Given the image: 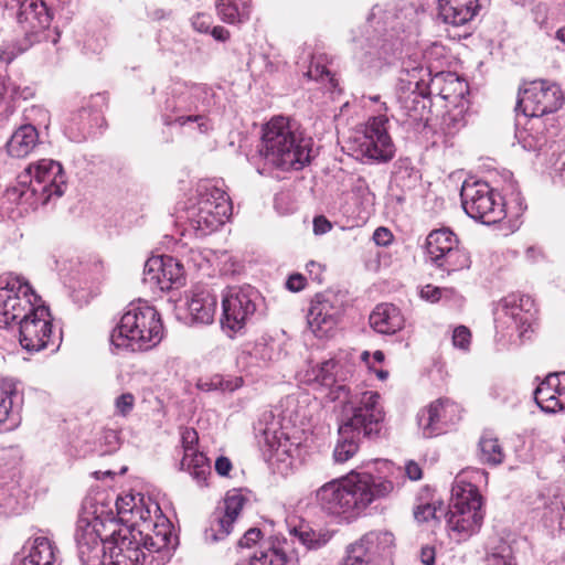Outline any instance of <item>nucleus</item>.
<instances>
[{
  "label": "nucleus",
  "instance_id": "obj_1",
  "mask_svg": "<svg viewBox=\"0 0 565 565\" xmlns=\"http://www.w3.org/2000/svg\"><path fill=\"white\" fill-rule=\"evenodd\" d=\"M151 508L160 509L157 503L147 504L140 494H126L116 501L118 520L121 526L113 530L104 565H141L148 553L170 555L174 548L169 521L159 516L151 519Z\"/></svg>",
  "mask_w": 565,
  "mask_h": 565
},
{
  "label": "nucleus",
  "instance_id": "obj_2",
  "mask_svg": "<svg viewBox=\"0 0 565 565\" xmlns=\"http://www.w3.org/2000/svg\"><path fill=\"white\" fill-rule=\"evenodd\" d=\"M393 491L391 480L352 470L321 486L316 491V502L329 514L356 518L373 502L387 498Z\"/></svg>",
  "mask_w": 565,
  "mask_h": 565
},
{
  "label": "nucleus",
  "instance_id": "obj_3",
  "mask_svg": "<svg viewBox=\"0 0 565 565\" xmlns=\"http://www.w3.org/2000/svg\"><path fill=\"white\" fill-rule=\"evenodd\" d=\"M385 412L381 395L374 391L360 394L355 401H348L339 426V439L333 450L334 461L343 463L359 450L361 436L379 437L384 427Z\"/></svg>",
  "mask_w": 565,
  "mask_h": 565
},
{
  "label": "nucleus",
  "instance_id": "obj_4",
  "mask_svg": "<svg viewBox=\"0 0 565 565\" xmlns=\"http://www.w3.org/2000/svg\"><path fill=\"white\" fill-rule=\"evenodd\" d=\"M258 152L275 168L301 170L311 160L312 139L289 119L278 116L265 125Z\"/></svg>",
  "mask_w": 565,
  "mask_h": 565
},
{
  "label": "nucleus",
  "instance_id": "obj_5",
  "mask_svg": "<svg viewBox=\"0 0 565 565\" xmlns=\"http://www.w3.org/2000/svg\"><path fill=\"white\" fill-rule=\"evenodd\" d=\"M163 326L158 311L143 301L131 302L110 335L118 349L147 351L161 342Z\"/></svg>",
  "mask_w": 565,
  "mask_h": 565
},
{
  "label": "nucleus",
  "instance_id": "obj_6",
  "mask_svg": "<svg viewBox=\"0 0 565 565\" xmlns=\"http://www.w3.org/2000/svg\"><path fill=\"white\" fill-rule=\"evenodd\" d=\"M17 21L22 36L0 46V63L4 66L35 43L51 40L56 44L60 40V32L50 30L52 14L43 0H23L20 3Z\"/></svg>",
  "mask_w": 565,
  "mask_h": 565
},
{
  "label": "nucleus",
  "instance_id": "obj_7",
  "mask_svg": "<svg viewBox=\"0 0 565 565\" xmlns=\"http://www.w3.org/2000/svg\"><path fill=\"white\" fill-rule=\"evenodd\" d=\"M483 520V499L479 489L460 477L456 478L446 513L449 537L456 543L466 542L480 532Z\"/></svg>",
  "mask_w": 565,
  "mask_h": 565
},
{
  "label": "nucleus",
  "instance_id": "obj_8",
  "mask_svg": "<svg viewBox=\"0 0 565 565\" xmlns=\"http://www.w3.org/2000/svg\"><path fill=\"white\" fill-rule=\"evenodd\" d=\"M115 520L98 512L90 502H86L78 518L75 532L78 557L83 565H104L109 539L107 527L115 526Z\"/></svg>",
  "mask_w": 565,
  "mask_h": 565
},
{
  "label": "nucleus",
  "instance_id": "obj_9",
  "mask_svg": "<svg viewBox=\"0 0 565 565\" xmlns=\"http://www.w3.org/2000/svg\"><path fill=\"white\" fill-rule=\"evenodd\" d=\"M173 97L172 109L179 114L173 120L166 121L167 125L178 124L185 126L196 122L201 132L207 130L205 114L214 105V92L206 84L189 82H177L171 90Z\"/></svg>",
  "mask_w": 565,
  "mask_h": 565
},
{
  "label": "nucleus",
  "instance_id": "obj_10",
  "mask_svg": "<svg viewBox=\"0 0 565 565\" xmlns=\"http://www.w3.org/2000/svg\"><path fill=\"white\" fill-rule=\"evenodd\" d=\"M351 150L356 158L369 163L388 162L395 156V146L388 134V118L373 116L355 132Z\"/></svg>",
  "mask_w": 565,
  "mask_h": 565
},
{
  "label": "nucleus",
  "instance_id": "obj_11",
  "mask_svg": "<svg viewBox=\"0 0 565 565\" xmlns=\"http://www.w3.org/2000/svg\"><path fill=\"white\" fill-rule=\"evenodd\" d=\"M21 184L29 183L25 191L35 196L36 202L47 204L54 198H61L66 188V177L62 164L53 159L38 160L25 169L24 173L19 177Z\"/></svg>",
  "mask_w": 565,
  "mask_h": 565
},
{
  "label": "nucleus",
  "instance_id": "obj_12",
  "mask_svg": "<svg viewBox=\"0 0 565 565\" xmlns=\"http://www.w3.org/2000/svg\"><path fill=\"white\" fill-rule=\"evenodd\" d=\"M431 79L428 68L416 60L403 62L397 83V100L408 117H420L418 108H425L423 99L430 94Z\"/></svg>",
  "mask_w": 565,
  "mask_h": 565
},
{
  "label": "nucleus",
  "instance_id": "obj_13",
  "mask_svg": "<svg viewBox=\"0 0 565 565\" xmlns=\"http://www.w3.org/2000/svg\"><path fill=\"white\" fill-rule=\"evenodd\" d=\"M460 198L467 215L483 224H494L505 216L502 198L487 182L465 181Z\"/></svg>",
  "mask_w": 565,
  "mask_h": 565
},
{
  "label": "nucleus",
  "instance_id": "obj_14",
  "mask_svg": "<svg viewBox=\"0 0 565 565\" xmlns=\"http://www.w3.org/2000/svg\"><path fill=\"white\" fill-rule=\"evenodd\" d=\"M259 300V292L252 286L228 288L222 299V328L242 330L255 315Z\"/></svg>",
  "mask_w": 565,
  "mask_h": 565
},
{
  "label": "nucleus",
  "instance_id": "obj_15",
  "mask_svg": "<svg viewBox=\"0 0 565 565\" xmlns=\"http://www.w3.org/2000/svg\"><path fill=\"white\" fill-rule=\"evenodd\" d=\"M36 301L38 296L25 280L8 278L6 285L0 287V327L20 322L36 306Z\"/></svg>",
  "mask_w": 565,
  "mask_h": 565
},
{
  "label": "nucleus",
  "instance_id": "obj_16",
  "mask_svg": "<svg viewBox=\"0 0 565 565\" xmlns=\"http://www.w3.org/2000/svg\"><path fill=\"white\" fill-rule=\"evenodd\" d=\"M563 102V92L556 83L534 81L519 93L516 110H522L524 116L539 118L558 110Z\"/></svg>",
  "mask_w": 565,
  "mask_h": 565
},
{
  "label": "nucleus",
  "instance_id": "obj_17",
  "mask_svg": "<svg viewBox=\"0 0 565 565\" xmlns=\"http://www.w3.org/2000/svg\"><path fill=\"white\" fill-rule=\"evenodd\" d=\"M19 342L28 352H39L54 345L52 318L46 307L36 305L20 320Z\"/></svg>",
  "mask_w": 565,
  "mask_h": 565
},
{
  "label": "nucleus",
  "instance_id": "obj_18",
  "mask_svg": "<svg viewBox=\"0 0 565 565\" xmlns=\"http://www.w3.org/2000/svg\"><path fill=\"white\" fill-rule=\"evenodd\" d=\"M536 313L535 303L529 295L511 294L495 309V322L507 329H515L520 337L531 328Z\"/></svg>",
  "mask_w": 565,
  "mask_h": 565
},
{
  "label": "nucleus",
  "instance_id": "obj_19",
  "mask_svg": "<svg viewBox=\"0 0 565 565\" xmlns=\"http://www.w3.org/2000/svg\"><path fill=\"white\" fill-rule=\"evenodd\" d=\"M285 409L281 412V426L278 430L273 423L263 431L265 443L271 450L284 454H289L292 446H298L299 441L296 437V431H290V428L303 427L306 425L305 415L298 412V401L294 397H287L285 401Z\"/></svg>",
  "mask_w": 565,
  "mask_h": 565
},
{
  "label": "nucleus",
  "instance_id": "obj_20",
  "mask_svg": "<svg viewBox=\"0 0 565 565\" xmlns=\"http://www.w3.org/2000/svg\"><path fill=\"white\" fill-rule=\"evenodd\" d=\"M342 315V303L332 292L317 294L310 302L307 321L318 338L329 337Z\"/></svg>",
  "mask_w": 565,
  "mask_h": 565
},
{
  "label": "nucleus",
  "instance_id": "obj_21",
  "mask_svg": "<svg viewBox=\"0 0 565 565\" xmlns=\"http://www.w3.org/2000/svg\"><path fill=\"white\" fill-rule=\"evenodd\" d=\"M183 266L170 256L150 257L143 268V282L151 289L170 290L183 285Z\"/></svg>",
  "mask_w": 565,
  "mask_h": 565
},
{
  "label": "nucleus",
  "instance_id": "obj_22",
  "mask_svg": "<svg viewBox=\"0 0 565 565\" xmlns=\"http://www.w3.org/2000/svg\"><path fill=\"white\" fill-rule=\"evenodd\" d=\"M232 214V203L218 201L214 210L203 209L189 204L184 211V218L188 230L193 231L196 236H205L223 225Z\"/></svg>",
  "mask_w": 565,
  "mask_h": 565
},
{
  "label": "nucleus",
  "instance_id": "obj_23",
  "mask_svg": "<svg viewBox=\"0 0 565 565\" xmlns=\"http://www.w3.org/2000/svg\"><path fill=\"white\" fill-rule=\"evenodd\" d=\"M198 434L192 428H185L181 435L183 458L180 462L181 470H186L200 487L206 486L207 477L211 475V461L203 454L196 450Z\"/></svg>",
  "mask_w": 565,
  "mask_h": 565
},
{
  "label": "nucleus",
  "instance_id": "obj_24",
  "mask_svg": "<svg viewBox=\"0 0 565 565\" xmlns=\"http://www.w3.org/2000/svg\"><path fill=\"white\" fill-rule=\"evenodd\" d=\"M537 406L545 413L565 408V373L548 374L534 391Z\"/></svg>",
  "mask_w": 565,
  "mask_h": 565
},
{
  "label": "nucleus",
  "instance_id": "obj_25",
  "mask_svg": "<svg viewBox=\"0 0 565 565\" xmlns=\"http://www.w3.org/2000/svg\"><path fill=\"white\" fill-rule=\"evenodd\" d=\"M338 361L330 359L312 366L311 370L307 372V376L308 381L328 387L330 390V399L344 403L349 398V388L347 385L338 383Z\"/></svg>",
  "mask_w": 565,
  "mask_h": 565
},
{
  "label": "nucleus",
  "instance_id": "obj_26",
  "mask_svg": "<svg viewBox=\"0 0 565 565\" xmlns=\"http://www.w3.org/2000/svg\"><path fill=\"white\" fill-rule=\"evenodd\" d=\"M458 406L449 399H437L417 414V423L423 436L431 438L443 431L444 424L448 422V413H454Z\"/></svg>",
  "mask_w": 565,
  "mask_h": 565
},
{
  "label": "nucleus",
  "instance_id": "obj_27",
  "mask_svg": "<svg viewBox=\"0 0 565 565\" xmlns=\"http://www.w3.org/2000/svg\"><path fill=\"white\" fill-rule=\"evenodd\" d=\"M217 308L216 294L209 287L195 286L188 299V311L195 323L210 324Z\"/></svg>",
  "mask_w": 565,
  "mask_h": 565
},
{
  "label": "nucleus",
  "instance_id": "obj_28",
  "mask_svg": "<svg viewBox=\"0 0 565 565\" xmlns=\"http://www.w3.org/2000/svg\"><path fill=\"white\" fill-rule=\"evenodd\" d=\"M479 9V0H437L438 18L454 26L470 22Z\"/></svg>",
  "mask_w": 565,
  "mask_h": 565
},
{
  "label": "nucleus",
  "instance_id": "obj_29",
  "mask_svg": "<svg viewBox=\"0 0 565 565\" xmlns=\"http://www.w3.org/2000/svg\"><path fill=\"white\" fill-rule=\"evenodd\" d=\"M25 554L14 559V565H53L57 559L58 550L46 536L29 540L24 547Z\"/></svg>",
  "mask_w": 565,
  "mask_h": 565
},
{
  "label": "nucleus",
  "instance_id": "obj_30",
  "mask_svg": "<svg viewBox=\"0 0 565 565\" xmlns=\"http://www.w3.org/2000/svg\"><path fill=\"white\" fill-rule=\"evenodd\" d=\"M370 324L379 333L393 334L404 326L401 310L392 303H381L370 315Z\"/></svg>",
  "mask_w": 565,
  "mask_h": 565
},
{
  "label": "nucleus",
  "instance_id": "obj_31",
  "mask_svg": "<svg viewBox=\"0 0 565 565\" xmlns=\"http://www.w3.org/2000/svg\"><path fill=\"white\" fill-rule=\"evenodd\" d=\"M216 14L224 23L242 25L249 21L252 0H216Z\"/></svg>",
  "mask_w": 565,
  "mask_h": 565
},
{
  "label": "nucleus",
  "instance_id": "obj_32",
  "mask_svg": "<svg viewBox=\"0 0 565 565\" xmlns=\"http://www.w3.org/2000/svg\"><path fill=\"white\" fill-rule=\"evenodd\" d=\"M39 142V132L33 125L20 126L7 142V150L11 157L24 158Z\"/></svg>",
  "mask_w": 565,
  "mask_h": 565
},
{
  "label": "nucleus",
  "instance_id": "obj_33",
  "mask_svg": "<svg viewBox=\"0 0 565 565\" xmlns=\"http://www.w3.org/2000/svg\"><path fill=\"white\" fill-rule=\"evenodd\" d=\"M364 550L373 562L376 556H388L394 547V535L388 531H371L354 543Z\"/></svg>",
  "mask_w": 565,
  "mask_h": 565
},
{
  "label": "nucleus",
  "instance_id": "obj_34",
  "mask_svg": "<svg viewBox=\"0 0 565 565\" xmlns=\"http://www.w3.org/2000/svg\"><path fill=\"white\" fill-rule=\"evenodd\" d=\"M457 245V236L449 228L433 231L426 238V252L434 264Z\"/></svg>",
  "mask_w": 565,
  "mask_h": 565
},
{
  "label": "nucleus",
  "instance_id": "obj_35",
  "mask_svg": "<svg viewBox=\"0 0 565 565\" xmlns=\"http://www.w3.org/2000/svg\"><path fill=\"white\" fill-rule=\"evenodd\" d=\"M218 201L231 202L227 193L213 180H202L195 189V196L190 200L191 205L203 209L214 210L215 203Z\"/></svg>",
  "mask_w": 565,
  "mask_h": 565
},
{
  "label": "nucleus",
  "instance_id": "obj_36",
  "mask_svg": "<svg viewBox=\"0 0 565 565\" xmlns=\"http://www.w3.org/2000/svg\"><path fill=\"white\" fill-rule=\"evenodd\" d=\"M274 348L267 343H256L250 351H244L237 359L238 365L249 374H256L259 369L268 365L273 360Z\"/></svg>",
  "mask_w": 565,
  "mask_h": 565
},
{
  "label": "nucleus",
  "instance_id": "obj_37",
  "mask_svg": "<svg viewBox=\"0 0 565 565\" xmlns=\"http://www.w3.org/2000/svg\"><path fill=\"white\" fill-rule=\"evenodd\" d=\"M17 384L13 380L0 379V426L11 422V428H15L19 420L13 413V398L17 396Z\"/></svg>",
  "mask_w": 565,
  "mask_h": 565
},
{
  "label": "nucleus",
  "instance_id": "obj_38",
  "mask_svg": "<svg viewBox=\"0 0 565 565\" xmlns=\"http://www.w3.org/2000/svg\"><path fill=\"white\" fill-rule=\"evenodd\" d=\"M504 457L500 440L492 433H484L479 440V460L489 466H498Z\"/></svg>",
  "mask_w": 565,
  "mask_h": 565
},
{
  "label": "nucleus",
  "instance_id": "obj_39",
  "mask_svg": "<svg viewBox=\"0 0 565 565\" xmlns=\"http://www.w3.org/2000/svg\"><path fill=\"white\" fill-rule=\"evenodd\" d=\"M441 81L445 82V85L439 89V95L446 100H456L458 97H462L467 90L466 83L451 73L436 74L430 81L431 86H436Z\"/></svg>",
  "mask_w": 565,
  "mask_h": 565
},
{
  "label": "nucleus",
  "instance_id": "obj_40",
  "mask_svg": "<svg viewBox=\"0 0 565 565\" xmlns=\"http://www.w3.org/2000/svg\"><path fill=\"white\" fill-rule=\"evenodd\" d=\"M287 553L280 543H267L250 558V565H286Z\"/></svg>",
  "mask_w": 565,
  "mask_h": 565
},
{
  "label": "nucleus",
  "instance_id": "obj_41",
  "mask_svg": "<svg viewBox=\"0 0 565 565\" xmlns=\"http://www.w3.org/2000/svg\"><path fill=\"white\" fill-rule=\"evenodd\" d=\"M435 265L447 271V274H451L454 271L468 269L471 265V260L469 254L460 248L458 244L455 248L447 252L440 260L436 262Z\"/></svg>",
  "mask_w": 565,
  "mask_h": 565
},
{
  "label": "nucleus",
  "instance_id": "obj_42",
  "mask_svg": "<svg viewBox=\"0 0 565 565\" xmlns=\"http://www.w3.org/2000/svg\"><path fill=\"white\" fill-rule=\"evenodd\" d=\"M243 385V379L238 376L215 375L209 382H203L199 386L204 391L234 392Z\"/></svg>",
  "mask_w": 565,
  "mask_h": 565
},
{
  "label": "nucleus",
  "instance_id": "obj_43",
  "mask_svg": "<svg viewBox=\"0 0 565 565\" xmlns=\"http://www.w3.org/2000/svg\"><path fill=\"white\" fill-rule=\"evenodd\" d=\"M234 522L235 520L222 514L212 523L210 530L206 531V539L213 542L224 540L232 532Z\"/></svg>",
  "mask_w": 565,
  "mask_h": 565
},
{
  "label": "nucleus",
  "instance_id": "obj_44",
  "mask_svg": "<svg viewBox=\"0 0 565 565\" xmlns=\"http://www.w3.org/2000/svg\"><path fill=\"white\" fill-rule=\"evenodd\" d=\"M245 502L246 498L241 492L236 490L227 492L224 499L223 514L236 521Z\"/></svg>",
  "mask_w": 565,
  "mask_h": 565
},
{
  "label": "nucleus",
  "instance_id": "obj_45",
  "mask_svg": "<svg viewBox=\"0 0 565 565\" xmlns=\"http://www.w3.org/2000/svg\"><path fill=\"white\" fill-rule=\"evenodd\" d=\"M307 75L309 78L326 82L331 94L337 92L340 93V89H338V81L324 65L312 64L309 67Z\"/></svg>",
  "mask_w": 565,
  "mask_h": 565
},
{
  "label": "nucleus",
  "instance_id": "obj_46",
  "mask_svg": "<svg viewBox=\"0 0 565 565\" xmlns=\"http://www.w3.org/2000/svg\"><path fill=\"white\" fill-rule=\"evenodd\" d=\"M342 565H374V562L364 554V550L355 544L348 547Z\"/></svg>",
  "mask_w": 565,
  "mask_h": 565
},
{
  "label": "nucleus",
  "instance_id": "obj_47",
  "mask_svg": "<svg viewBox=\"0 0 565 565\" xmlns=\"http://www.w3.org/2000/svg\"><path fill=\"white\" fill-rule=\"evenodd\" d=\"M136 398L134 394L126 392L115 398V414L127 417L135 407Z\"/></svg>",
  "mask_w": 565,
  "mask_h": 565
},
{
  "label": "nucleus",
  "instance_id": "obj_48",
  "mask_svg": "<svg viewBox=\"0 0 565 565\" xmlns=\"http://www.w3.org/2000/svg\"><path fill=\"white\" fill-rule=\"evenodd\" d=\"M438 512L443 513L441 508H436L433 504L418 505L414 511V516L418 522H427L430 519H438Z\"/></svg>",
  "mask_w": 565,
  "mask_h": 565
},
{
  "label": "nucleus",
  "instance_id": "obj_49",
  "mask_svg": "<svg viewBox=\"0 0 565 565\" xmlns=\"http://www.w3.org/2000/svg\"><path fill=\"white\" fill-rule=\"evenodd\" d=\"M213 24V18L209 13H196L191 18L192 28L200 33H209Z\"/></svg>",
  "mask_w": 565,
  "mask_h": 565
},
{
  "label": "nucleus",
  "instance_id": "obj_50",
  "mask_svg": "<svg viewBox=\"0 0 565 565\" xmlns=\"http://www.w3.org/2000/svg\"><path fill=\"white\" fill-rule=\"evenodd\" d=\"M470 338L469 329L465 326H459L452 332V344L456 348L467 350L470 344Z\"/></svg>",
  "mask_w": 565,
  "mask_h": 565
},
{
  "label": "nucleus",
  "instance_id": "obj_51",
  "mask_svg": "<svg viewBox=\"0 0 565 565\" xmlns=\"http://www.w3.org/2000/svg\"><path fill=\"white\" fill-rule=\"evenodd\" d=\"M262 537V531L257 527H252L245 532L243 537L238 541L239 547H252Z\"/></svg>",
  "mask_w": 565,
  "mask_h": 565
},
{
  "label": "nucleus",
  "instance_id": "obj_52",
  "mask_svg": "<svg viewBox=\"0 0 565 565\" xmlns=\"http://www.w3.org/2000/svg\"><path fill=\"white\" fill-rule=\"evenodd\" d=\"M443 287L426 285L420 289V297L427 301L436 302L441 300Z\"/></svg>",
  "mask_w": 565,
  "mask_h": 565
},
{
  "label": "nucleus",
  "instance_id": "obj_53",
  "mask_svg": "<svg viewBox=\"0 0 565 565\" xmlns=\"http://www.w3.org/2000/svg\"><path fill=\"white\" fill-rule=\"evenodd\" d=\"M393 239V234L386 227H377L373 233V241L379 246H387Z\"/></svg>",
  "mask_w": 565,
  "mask_h": 565
},
{
  "label": "nucleus",
  "instance_id": "obj_54",
  "mask_svg": "<svg viewBox=\"0 0 565 565\" xmlns=\"http://www.w3.org/2000/svg\"><path fill=\"white\" fill-rule=\"evenodd\" d=\"M306 286V278L301 274H292L286 281V288L292 292L302 290Z\"/></svg>",
  "mask_w": 565,
  "mask_h": 565
},
{
  "label": "nucleus",
  "instance_id": "obj_55",
  "mask_svg": "<svg viewBox=\"0 0 565 565\" xmlns=\"http://www.w3.org/2000/svg\"><path fill=\"white\" fill-rule=\"evenodd\" d=\"M332 228L330 221L323 215L316 216L313 218V232L316 235H322L328 233Z\"/></svg>",
  "mask_w": 565,
  "mask_h": 565
},
{
  "label": "nucleus",
  "instance_id": "obj_56",
  "mask_svg": "<svg viewBox=\"0 0 565 565\" xmlns=\"http://www.w3.org/2000/svg\"><path fill=\"white\" fill-rule=\"evenodd\" d=\"M405 473L413 481L422 479L423 476L420 466L413 460H409L405 463Z\"/></svg>",
  "mask_w": 565,
  "mask_h": 565
},
{
  "label": "nucleus",
  "instance_id": "obj_57",
  "mask_svg": "<svg viewBox=\"0 0 565 565\" xmlns=\"http://www.w3.org/2000/svg\"><path fill=\"white\" fill-rule=\"evenodd\" d=\"M307 271L309 274V277L317 282L322 281V273L323 268L319 263H316L313 260L309 262L306 266Z\"/></svg>",
  "mask_w": 565,
  "mask_h": 565
},
{
  "label": "nucleus",
  "instance_id": "obj_58",
  "mask_svg": "<svg viewBox=\"0 0 565 565\" xmlns=\"http://www.w3.org/2000/svg\"><path fill=\"white\" fill-rule=\"evenodd\" d=\"M231 469L232 462L228 458L221 456L215 460V470L220 476H227Z\"/></svg>",
  "mask_w": 565,
  "mask_h": 565
},
{
  "label": "nucleus",
  "instance_id": "obj_59",
  "mask_svg": "<svg viewBox=\"0 0 565 565\" xmlns=\"http://www.w3.org/2000/svg\"><path fill=\"white\" fill-rule=\"evenodd\" d=\"M420 561L425 565H434L435 548L433 546H423L420 550Z\"/></svg>",
  "mask_w": 565,
  "mask_h": 565
},
{
  "label": "nucleus",
  "instance_id": "obj_60",
  "mask_svg": "<svg viewBox=\"0 0 565 565\" xmlns=\"http://www.w3.org/2000/svg\"><path fill=\"white\" fill-rule=\"evenodd\" d=\"M209 33H211V35L214 38V40L220 41V42H226L230 39V31L221 25H216L213 28L211 26V30Z\"/></svg>",
  "mask_w": 565,
  "mask_h": 565
},
{
  "label": "nucleus",
  "instance_id": "obj_61",
  "mask_svg": "<svg viewBox=\"0 0 565 565\" xmlns=\"http://www.w3.org/2000/svg\"><path fill=\"white\" fill-rule=\"evenodd\" d=\"M441 299L458 302L461 297L455 288L443 287Z\"/></svg>",
  "mask_w": 565,
  "mask_h": 565
},
{
  "label": "nucleus",
  "instance_id": "obj_62",
  "mask_svg": "<svg viewBox=\"0 0 565 565\" xmlns=\"http://www.w3.org/2000/svg\"><path fill=\"white\" fill-rule=\"evenodd\" d=\"M444 121L447 125L449 132H451V130H450V122H454V127L457 128V129H459V128L465 126L462 118L456 119L452 116L446 117L444 119Z\"/></svg>",
  "mask_w": 565,
  "mask_h": 565
},
{
  "label": "nucleus",
  "instance_id": "obj_63",
  "mask_svg": "<svg viewBox=\"0 0 565 565\" xmlns=\"http://www.w3.org/2000/svg\"><path fill=\"white\" fill-rule=\"evenodd\" d=\"M67 129L70 130V134H71V138L76 140V141H79L81 139L85 138L84 134H83V129H79V134L77 135H73V128L72 126L67 127Z\"/></svg>",
  "mask_w": 565,
  "mask_h": 565
},
{
  "label": "nucleus",
  "instance_id": "obj_64",
  "mask_svg": "<svg viewBox=\"0 0 565 565\" xmlns=\"http://www.w3.org/2000/svg\"><path fill=\"white\" fill-rule=\"evenodd\" d=\"M556 39L565 44V26L557 30Z\"/></svg>",
  "mask_w": 565,
  "mask_h": 565
}]
</instances>
